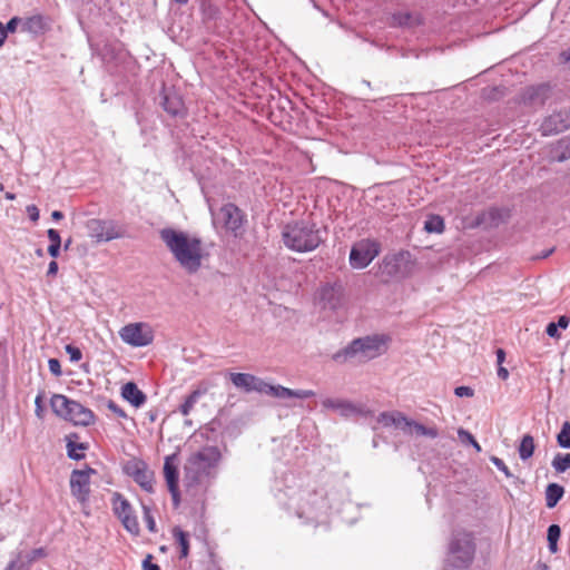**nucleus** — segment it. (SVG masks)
<instances>
[{
  "label": "nucleus",
  "mask_w": 570,
  "mask_h": 570,
  "mask_svg": "<svg viewBox=\"0 0 570 570\" xmlns=\"http://www.w3.org/2000/svg\"><path fill=\"white\" fill-rule=\"evenodd\" d=\"M276 498L288 511H293L298 519L305 523L316 522L326 514L331 507L322 492L315 488H301L296 485H286V489L279 490Z\"/></svg>",
  "instance_id": "f257e3e1"
},
{
  "label": "nucleus",
  "mask_w": 570,
  "mask_h": 570,
  "mask_svg": "<svg viewBox=\"0 0 570 570\" xmlns=\"http://www.w3.org/2000/svg\"><path fill=\"white\" fill-rule=\"evenodd\" d=\"M159 235L184 271L195 274L200 269L203 259L206 256L200 238L170 227L163 228Z\"/></svg>",
  "instance_id": "f03ea898"
},
{
  "label": "nucleus",
  "mask_w": 570,
  "mask_h": 570,
  "mask_svg": "<svg viewBox=\"0 0 570 570\" xmlns=\"http://www.w3.org/2000/svg\"><path fill=\"white\" fill-rule=\"evenodd\" d=\"M222 453L217 446L207 445L191 453L184 465V485L194 494L205 490L216 478Z\"/></svg>",
  "instance_id": "7ed1b4c3"
},
{
  "label": "nucleus",
  "mask_w": 570,
  "mask_h": 570,
  "mask_svg": "<svg viewBox=\"0 0 570 570\" xmlns=\"http://www.w3.org/2000/svg\"><path fill=\"white\" fill-rule=\"evenodd\" d=\"M282 237L285 246L297 253L312 252L323 242L322 230L309 220L286 224Z\"/></svg>",
  "instance_id": "20e7f679"
},
{
  "label": "nucleus",
  "mask_w": 570,
  "mask_h": 570,
  "mask_svg": "<svg viewBox=\"0 0 570 570\" xmlns=\"http://www.w3.org/2000/svg\"><path fill=\"white\" fill-rule=\"evenodd\" d=\"M390 337L384 334H375L352 341L350 345L333 355L335 361H346L352 357H360V361L375 358L386 351Z\"/></svg>",
  "instance_id": "39448f33"
},
{
  "label": "nucleus",
  "mask_w": 570,
  "mask_h": 570,
  "mask_svg": "<svg viewBox=\"0 0 570 570\" xmlns=\"http://www.w3.org/2000/svg\"><path fill=\"white\" fill-rule=\"evenodd\" d=\"M52 411L75 425H90L95 421L94 412L81 403L62 394H55L50 401Z\"/></svg>",
  "instance_id": "423d86ee"
},
{
  "label": "nucleus",
  "mask_w": 570,
  "mask_h": 570,
  "mask_svg": "<svg viewBox=\"0 0 570 570\" xmlns=\"http://www.w3.org/2000/svg\"><path fill=\"white\" fill-rule=\"evenodd\" d=\"M475 556V542L470 532H454L450 543L448 562L456 569H466L471 566Z\"/></svg>",
  "instance_id": "0eeeda50"
},
{
  "label": "nucleus",
  "mask_w": 570,
  "mask_h": 570,
  "mask_svg": "<svg viewBox=\"0 0 570 570\" xmlns=\"http://www.w3.org/2000/svg\"><path fill=\"white\" fill-rule=\"evenodd\" d=\"M86 227L89 237L97 243H108L125 234L124 228L112 219L92 218L87 222Z\"/></svg>",
  "instance_id": "6e6552de"
},
{
  "label": "nucleus",
  "mask_w": 570,
  "mask_h": 570,
  "mask_svg": "<svg viewBox=\"0 0 570 570\" xmlns=\"http://www.w3.org/2000/svg\"><path fill=\"white\" fill-rule=\"evenodd\" d=\"M119 337L132 347H145L154 342L153 327L145 322L129 323L120 328Z\"/></svg>",
  "instance_id": "1a4fd4ad"
},
{
  "label": "nucleus",
  "mask_w": 570,
  "mask_h": 570,
  "mask_svg": "<svg viewBox=\"0 0 570 570\" xmlns=\"http://www.w3.org/2000/svg\"><path fill=\"white\" fill-rule=\"evenodd\" d=\"M112 511L120 520L124 528L132 535L140 533V527L137 515L130 502L119 492H115L111 498Z\"/></svg>",
  "instance_id": "9d476101"
},
{
  "label": "nucleus",
  "mask_w": 570,
  "mask_h": 570,
  "mask_svg": "<svg viewBox=\"0 0 570 570\" xmlns=\"http://www.w3.org/2000/svg\"><path fill=\"white\" fill-rule=\"evenodd\" d=\"M380 253V245L375 240L361 239L350 252V264L353 268L362 269L368 266Z\"/></svg>",
  "instance_id": "9b49d317"
},
{
  "label": "nucleus",
  "mask_w": 570,
  "mask_h": 570,
  "mask_svg": "<svg viewBox=\"0 0 570 570\" xmlns=\"http://www.w3.org/2000/svg\"><path fill=\"white\" fill-rule=\"evenodd\" d=\"M124 472L132 478L142 490L148 493L154 492V472L148 469L145 461L139 459L129 460L124 466Z\"/></svg>",
  "instance_id": "f8f14e48"
},
{
  "label": "nucleus",
  "mask_w": 570,
  "mask_h": 570,
  "mask_svg": "<svg viewBox=\"0 0 570 570\" xmlns=\"http://www.w3.org/2000/svg\"><path fill=\"white\" fill-rule=\"evenodd\" d=\"M96 471L89 466L83 470H73L70 474V492L76 500L86 504L90 497V476Z\"/></svg>",
  "instance_id": "ddd939ff"
},
{
  "label": "nucleus",
  "mask_w": 570,
  "mask_h": 570,
  "mask_svg": "<svg viewBox=\"0 0 570 570\" xmlns=\"http://www.w3.org/2000/svg\"><path fill=\"white\" fill-rule=\"evenodd\" d=\"M214 222L220 223L227 230L236 233L243 225L244 216L237 206L226 204L214 215Z\"/></svg>",
  "instance_id": "4468645a"
},
{
  "label": "nucleus",
  "mask_w": 570,
  "mask_h": 570,
  "mask_svg": "<svg viewBox=\"0 0 570 570\" xmlns=\"http://www.w3.org/2000/svg\"><path fill=\"white\" fill-rule=\"evenodd\" d=\"M570 128V111L558 110L546 117L540 126L543 136L556 135Z\"/></svg>",
  "instance_id": "2eb2a0df"
},
{
  "label": "nucleus",
  "mask_w": 570,
  "mask_h": 570,
  "mask_svg": "<svg viewBox=\"0 0 570 570\" xmlns=\"http://www.w3.org/2000/svg\"><path fill=\"white\" fill-rule=\"evenodd\" d=\"M176 461H177L176 454L168 455L165 458L164 475H165V480H166L168 490L171 494L174 505L178 507L179 502H180V495H179V489H178L179 474H178V468H177Z\"/></svg>",
  "instance_id": "dca6fc26"
},
{
  "label": "nucleus",
  "mask_w": 570,
  "mask_h": 570,
  "mask_svg": "<svg viewBox=\"0 0 570 570\" xmlns=\"http://www.w3.org/2000/svg\"><path fill=\"white\" fill-rule=\"evenodd\" d=\"M322 406L326 410L337 412L343 417H351L362 413V410L353 402L338 397H325L322 400Z\"/></svg>",
  "instance_id": "f3484780"
},
{
  "label": "nucleus",
  "mask_w": 570,
  "mask_h": 570,
  "mask_svg": "<svg viewBox=\"0 0 570 570\" xmlns=\"http://www.w3.org/2000/svg\"><path fill=\"white\" fill-rule=\"evenodd\" d=\"M232 383L245 392L262 393L264 382L262 379L248 373H230Z\"/></svg>",
  "instance_id": "a211bd4d"
},
{
  "label": "nucleus",
  "mask_w": 570,
  "mask_h": 570,
  "mask_svg": "<svg viewBox=\"0 0 570 570\" xmlns=\"http://www.w3.org/2000/svg\"><path fill=\"white\" fill-rule=\"evenodd\" d=\"M161 106L173 117H183L186 114L185 104L176 92L164 91Z\"/></svg>",
  "instance_id": "6ab92c4d"
},
{
  "label": "nucleus",
  "mask_w": 570,
  "mask_h": 570,
  "mask_svg": "<svg viewBox=\"0 0 570 570\" xmlns=\"http://www.w3.org/2000/svg\"><path fill=\"white\" fill-rule=\"evenodd\" d=\"M320 299L325 306L335 309L342 299V286L338 284H326L320 291Z\"/></svg>",
  "instance_id": "aec40b11"
},
{
  "label": "nucleus",
  "mask_w": 570,
  "mask_h": 570,
  "mask_svg": "<svg viewBox=\"0 0 570 570\" xmlns=\"http://www.w3.org/2000/svg\"><path fill=\"white\" fill-rule=\"evenodd\" d=\"M121 396L135 407H140L146 402V395L134 382H128L121 387Z\"/></svg>",
  "instance_id": "412c9836"
},
{
  "label": "nucleus",
  "mask_w": 570,
  "mask_h": 570,
  "mask_svg": "<svg viewBox=\"0 0 570 570\" xmlns=\"http://www.w3.org/2000/svg\"><path fill=\"white\" fill-rule=\"evenodd\" d=\"M20 26L22 31L36 36L43 33L47 28L46 19L40 14L21 19Z\"/></svg>",
  "instance_id": "4be33fe9"
},
{
  "label": "nucleus",
  "mask_w": 570,
  "mask_h": 570,
  "mask_svg": "<svg viewBox=\"0 0 570 570\" xmlns=\"http://www.w3.org/2000/svg\"><path fill=\"white\" fill-rule=\"evenodd\" d=\"M47 557L45 548H37L28 553L19 552L17 559L19 561V570H29L33 562Z\"/></svg>",
  "instance_id": "5701e85b"
},
{
  "label": "nucleus",
  "mask_w": 570,
  "mask_h": 570,
  "mask_svg": "<svg viewBox=\"0 0 570 570\" xmlns=\"http://www.w3.org/2000/svg\"><path fill=\"white\" fill-rule=\"evenodd\" d=\"M406 416L399 412V411H391V412H382L377 416V422L381 423L383 426H395L403 431V426L405 423Z\"/></svg>",
  "instance_id": "b1692460"
},
{
  "label": "nucleus",
  "mask_w": 570,
  "mask_h": 570,
  "mask_svg": "<svg viewBox=\"0 0 570 570\" xmlns=\"http://www.w3.org/2000/svg\"><path fill=\"white\" fill-rule=\"evenodd\" d=\"M502 222V213L498 208H491L476 217V225L485 228L497 227Z\"/></svg>",
  "instance_id": "393cba45"
},
{
  "label": "nucleus",
  "mask_w": 570,
  "mask_h": 570,
  "mask_svg": "<svg viewBox=\"0 0 570 570\" xmlns=\"http://www.w3.org/2000/svg\"><path fill=\"white\" fill-rule=\"evenodd\" d=\"M564 489L558 483H550L546 489V505L549 509L554 508L562 499Z\"/></svg>",
  "instance_id": "a878e982"
},
{
  "label": "nucleus",
  "mask_w": 570,
  "mask_h": 570,
  "mask_svg": "<svg viewBox=\"0 0 570 570\" xmlns=\"http://www.w3.org/2000/svg\"><path fill=\"white\" fill-rule=\"evenodd\" d=\"M206 389H196L194 390L190 394H188L186 396V399L184 400V402L179 405V412L184 415V416H187L189 415V413L191 412V410L194 409L195 404L198 402V400L200 399L202 395H204L206 393Z\"/></svg>",
  "instance_id": "bb28decb"
},
{
  "label": "nucleus",
  "mask_w": 570,
  "mask_h": 570,
  "mask_svg": "<svg viewBox=\"0 0 570 570\" xmlns=\"http://www.w3.org/2000/svg\"><path fill=\"white\" fill-rule=\"evenodd\" d=\"M262 390V394L272 395L277 399H292L293 390L285 387L283 385H272L269 383L264 382Z\"/></svg>",
  "instance_id": "cd10ccee"
},
{
  "label": "nucleus",
  "mask_w": 570,
  "mask_h": 570,
  "mask_svg": "<svg viewBox=\"0 0 570 570\" xmlns=\"http://www.w3.org/2000/svg\"><path fill=\"white\" fill-rule=\"evenodd\" d=\"M535 445L534 440L530 434L523 435L518 448L519 456L522 461H527L533 455Z\"/></svg>",
  "instance_id": "c85d7f7f"
},
{
  "label": "nucleus",
  "mask_w": 570,
  "mask_h": 570,
  "mask_svg": "<svg viewBox=\"0 0 570 570\" xmlns=\"http://www.w3.org/2000/svg\"><path fill=\"white\" fill-rule=\"evenodd\" d=\"M403 261L402 254L385 256L383 259V271L390 276H394L400 271V264Z\"/></svg>",
  "instance_id": "c756f323"
},
{
  "label": "nucleus",
  "mask_w": 570,
  "mask_h": 570,
  "mask_svg": "<svg viewBox=\"0 0 570 570\" xmlns=\"http://www.w3.org/2000/svg\"><path fill=\"white\" fill-rule=\"evenodd\" d=\"M47 236L50 240V245L48 246V254L52 258H57L60 254L61 247V237L58 230L50 228L47 230Z\"/></svg>",
  "instance_id": "7c9ffc66"
},
{
  "label": "nucleus",
  "mask_w": 570,
  "mask_h": 570,
  "mask_svg": "<svg viewBox=\"0 0 570 570\" xmlns=\"http://www.w3.org/2000/svg\"><path fill=\"white\" fill-rule=\"evenodd\" d=\"M173 535L180 548V558H186L189 553L188 533L176 527L173 529Z\"/></svg>",
  "instance_id": "2f4dec72"
},
{
  "label": "nucleus",
  "mask_w": 570,
  "mask_h": 570,
  "mask_svg": "<svg viewBox=\"0 0 570 570\" xmlns=\"http://www.w3.org/2000/svg\"><path fill=\"white\" fill-rule=\"evenodd\" d=\"M561 534V529L558 524H551L548 528L547 539L548 547L551 553H556L558 551V540Z\"/></svg>",
  "instance_id": "473e14b6"
},
{
  "label": "nucleus",
  "mask_w": 570,
  "mask_h": 570,
  "mask_svg": "<svg viewBox=\"0 0 570 570\" xmlns=\"http://www.w3.org/2000/svg\"><path fill=\"white\" fill-rule=\"evenodd\" d=\"M552 466L558 473L570 469V453H557L552 460Z\"/></svg>",
  "instance_id": "72a5a7b5"
},
{
  "label": "nucleus",
  "mask_w": 570,
  "mask_h": 570,
  "mask_svg": "<svg viewBox=\"0 0 570 570\" xmlns=\"http://www.w3.org/2000/svg\"><path fill=\"white\" fill-rule=\"evenodd\" d=\"M87 446L83 443H73L72 441H68L67 443V452L68 456L71 460L79 461L85 458V450Z\"/></svg>",
  "instance_id": "f704fd0d"
},
{
  "label": "nucleus",
  "mask_w": 570,
  "mask_h": 570,
  "mask_svg": "<svg viewBox=\"0 0 570 570\" xmlns=\"http://www.w3.org/2000/svg\"><path fill=\"white\" fill-rule=\"evenodd\" d=\"M557 442L559 446L570 449V422H563L561 431L557 435Z\"/></svg>",
  "instance_id": "c9c22d12"
},
{
  "label": "nucleus",
  "mask_w": 570,
  "mask_h": 570,
  "mask_svg": "<svg viewBox=\"0 0 570 570\" xmlns=\"http://www.w3.org/2000/svg\"><path fill=\"white\" fill-rule=\"evenodd\" d=\"M425 428L423 424L415 422L412 419L406 417L403 432L406 434L415 433L417 435H424Z\"/></svg>",
  "instance_id": "e433bc0d"
},
{
  "label": "nucleus",
  "mask_w": 570,
  "mask_h": 570,
  "mask_svg": "<svg viewBox=\"0 0 570 570\" xmlns=\"http://www.w3.org/2000/svg\"><path fill=\"white\" fill-rule=\"evenodd\" d=\"M429 233H441L444 228V222L440 216H431L424 224Z\"/></svg>",
  "instance_id": "4c0bfd02"
},
{
  "label": "nucleus",
  "mask_w": 570,
  "mask_h": 570,
  "mask_svg": "<svg viewBox=\"0 0 570 570\" xmlns=\"http://www.w3.org/2000/svg\"><path fill=\"white\" fill-rule=\"evenodd\" d=\"M458 436H459V440L463 444L472 445L476 450V452H481L482 451L480 444L478 443V441L474 439V436L469 431L460 428L458 430Z\"/></svg>",
  "instance_id": "58836bf2"
},
{
  "label": "nucleus",
  "mask_w": 570,
  "mask_h": 570,
  "mask_svg": "<svg viewBox=\"0 0 570 570\" xmlns=\"http://www.w3.org/2000/svg\"><path fill=\"white\" fill-rule=\"evenodd\" d=\"M141 509L147 529L153 533L157 532V525L151 509L145 503H141Z\"/></svg>",
  "instance_id": "ea45409f"
},
{
  "label": "nucleus",
  "mask_w": 570,
  "mask_h": 570,
  "mask_svg": "<svg viewBox=\"0 0 570 570\" xmlns=\"http://www.w3.org/2000/svg\"><path fill=\"white\" fill-rule=\"evenodd\" d=\"M490 460L498 470L504 473L507 478L513 479L515 482L519 480L511 473V471L509 470V468L507 466L502 459L498 456H492Z\"/></svg>",
  "instance_id": "a19ab883"
},
{
  "label": "nucleus",
  "mask_w": 570,
  "mask_h": 570,
  "mask_svg": "<svg viewBox=\"0 0 570 570\" xmlns=\"http://www.w3.org/2000/svg\"><path fill=\"white\" fill-rule=\"evenodd\" d=\"M65 350H66V353L69 355V360L72 363L79 362L82 358V352L80 351L79 347H77L72 344H68V345H66Z\"/></svg>",
  "instance_id": "79ce46f5"
},
{
  "label": "nucleus",
  "mask_w": 570,
  "mask_h": 570,
  "mask_svg": "<svg viewBox=\"0 0 570 570\" xmlns=\"http://www.w3.org/2000/svg\"><path fill=\"white\" fill-rule=\"evenodd\" d=\"M21 18L13 17L6 24H3V31L6 35L8 32H14L20 24Z\"/></svg>",
  "instance_id": "37998d69"
},
{
  "label": "nucleus",
  "mask_w": 570,
  "mask_h": 570,
  "mask_svg": "<svg viewBox=\"0 0 570 570\" xmlns=\"http://www.w3.org/2000/svg\"><path fill=\"white\" fill-rule=\"evenodd\" d=\"M48 367H49V371L55 375V376H60L61 375V365H60V362L59 360L57 358H50L48 361Z\"/></svg>",
  "instance_id": "c03bdc74"
},
{
  "label": "nucleus",
  "mask_w": 570,
  "mask_h": 570,
  "mask_svg": "<svg viewBox=\"0 0 570 570\" xmlns=\"http://www.w3.org/2000/svg\"><path fill=\"white\" fill-rule=\"evenodd\" d=\"M108 409L115 413L117 416L121 417V419H126L127 417V414L126 412L124 411L122 407H120L117 403H115L114 401H109L108 402Z\"/></svg>",
  "instance_id": "a18cd8bd"
},
{
  "label": "nucleus",
  "mask_w": 570,
  "mask_h": 570,
  "mask_svg": "<svg viewBox=\"0 0 570 570\" xmlns=\"http://www.w3.org/2000/svg\"><path fill=\"white\" fill-rule=\"evenodd\" d=\"M312 396H315V392L312 390H293V397L304 400Z\"/></svg>",
  "instance_id": "49530a36"
},
{
  "label": "nucleus",
  "mask_w": 570,
  "mask_h": 570,
  "mask_svg": "<svg viewBox=\"0 0 570 570\" xmlns=\"http://www.w3.org/2000/svg\"><path fill=\"white\" fill-rule=\"evenodd\" d=\"M454 393L456 396L459 397H470V396H473V390L469 386H458L455 390H454Z\"/></svg>",
  "instance_id": "de8ad7c7"
},
{
  "label": "nucleus",
  "mask_w": 570,
  "mask_h": 570,
  "mask_svg": "<svg viewBox=\"0 0 570 570\" xmlns=\"http://www.w3.org/2000/svg\"><path fill=\"white\" fill-rule=\"evenodd\" d=\"M26 210H27V214H28L29 218L33 223L38 222V219H39V209H38V207L36 205H28Z\"/></svg>",
  "instance_id": "09e8293b"
},
{
  "label": "nucleus",
  "mask_w": 570,
  "mask_h": 570,
  "mask_svg": "<svg viewBox=\"0 0 570 570\" xmlns=\"http://www.w3.org/2000/svg\"><path fill=\"white\" fill-rule=\"evenodd\" d=\"M558 330V325L551 322L547 325L546 333L552 338H558L560 336Z\"/></svg>",
  "instance_id": "8fccbe9b"
},
{
  "label": "nucleus",
  "mask_w": 570,
  "mask_h": 570,
  "mask_svg": "<svg viewBox=\"0 0 570 570\" xmlns=\"http://www.w3.org/2000/svg\"><path fill=\"white\" fill-rule=\"evenodd\" d=\"M153 556L148 554L142 561L144 570H160L159 566L151 562Z\"/></svg>",
  "instance_id": "3c124183"
},
{
  "label": "nucleus",
  "mask_w": 570,
  "mask_h": 570,
  "mask_svg": "<svg viewBox=\"0 0 570 570\" xmlns=\"http://www.w3.org/2000/svg\"><path fill=\"white\" fill-rule=\"evenodd\" d=\"M42 402H43V394L42 393H39L37 396H36V400H35V405H36V414L38 417H41L42 416Z\"/></svg>",
  "instance_id": "603ef678"
},
{
  "label": "nucleus",
  "mask_w": 570,
  "mask_h": 570,
  "mask_svg": "<svg viewBox=\"0 0 570 570\" xmlns=\"http://www.w3.org/2000/svg\"><path fill=\"white\" fill-rule=\"evenodd\" d=\"M556 324L559 328L566 330L570 324V318L567 315H562Z\"/></svg>",
  "instance_id": "864d4df0"
},
{
  "label": "nucleus",
  "mask_w": 570,
  "mask_h": 570,
  "mask_svg": "<svg viewBox=\"0 0 570 570\" xmlns=\"http://www.w3.org/2000/svg\"><path fill=\"white\" fill-rule=\"evenodd\" d=\"M58 273V263L56 261H51L48 265L47 275L48 276H56Z\"/></svg>",
  "instance_id": "5fc2aeb1"
},
{
  "label": "nucleus",
  "mask_w": 570,
  "mask_h": 570,
  "mask_svg": "<svg viewBox=\"0 0 570 570\" xmlns=\"http://www.w3.org/2000/svg\"><path fill=\"white\" fill-rule=\"evenodd\" d=\"M423 436H428L431 439H435L439 436V431L435 428H425V432Z\"/></svg>",
  "instance_id": "6e6d98bb"
},
{
  "label": "nucleus",
  "mask_w": 570,
  "mask_h": 570,
  "mask_svg": "<svg viewBox=\"0 0 570 570\" xmlns=\"http://www.w3.org/2000/svg\"><path fill=\"white\" fill-rule=\"evenodd\" d=\"M498 376L501 379V380H507L509 377V372L505 367H503L502 365H499V368H498Z\"/></svg>",
  "instance_id": "4d7b16f0"
},
{
  "label": "nucleus",
  "mask_w": 570,
  "mask_h": 570,
  "mask_svg": "<svg viewBox=\"0 0 570 570\" xmlns=\"http://www.w3.org/2000/svg\"><path fill=\"white\" fill-rule=\"evenodd\" d=\"M495 354H497V362H498V364H499V365H502V363H503V362H504V360H505V353H504V351H503L502 348H499V350H497Z\"/></svg>",
  "instance_id": "13d9d810"
},
{
  "label": "nucleus",
  "mask_w": 570,
  "mask_h": 570,
  "mask_svg": "<svg viewBox=\"0 0 570 570\" xmlns=\"http://www.w3.org/2000/svg\"><path fill=\"white\" fill-rule=\"evenodd\" d=\"M4 570H19V561H18V559L16 558V559L11 560L7 564Z\"/></svg>",
  "instance_id": "bf43d9fd"
},
{
  "label": "nucleus",
  "mask_w": 570,
  "mask_h": 570,
  "mask_svg": "<svg viewBox=\"0 0 570 570\" xmlns=\"http://www.w3.org/2000/svg\"><path fill=\"white\" fill-rule=\"evenodd\" d=\"M6 32L3 31V23L0 21V47L3 46L6 41Z\"/></svg>",
  "instance_id": "052dcab7"
},
{
  "label": "nucleus",
  "mask_w": 570,
  "mask_h": 570,
  "mask_svg": "<svg viewBox=\"0 0 570 570\" xmlns=\"http://www.w3.org/2000/svg\"><path fill=\"white\" fill-rule=\"evenodd\" d=\"M560 56L564 62L570 63V48L562 51Z\"/></svg>",
  "instance_id": "680f3d73"
},
{
  "label": "nucleus",
  "mask_w": 570,
  "mask_h": 570,
  "mask_svg": "<svg viewBox=\"0 0 570 570\" xmlns=\"http://www.w3.org/2000/svg\"><path fill=\"white\" fill-rule=\"evenodd\" d=\"M52 219L60 220L63 218V214L60 210H53L51 214Z\"/></svg>",
  "instance_id": "e2e57ef3"
},
{
  "label": "nucleus",
  "mask_w": 570,
  "mask_h": 570,
  "mask_svg": "<svg viewBox=\"0 0 570 570\" xmlns=\"http://www.w3.org/2000/svg\"><path fill=\"white\" fill-rule=\"evenodd\" d=\"M6 198H7V199H14V195H13V194H11V193H8V194L6 195Z\"/></svg>",
  "instance_id": "0e129e2a"
},
{
  "label": "nucleus",
  "mask_w": 570,
  "mask_h": 570,
  "mask_svg": "<svg viewBox=\"0 0 570 570\" xmlns=\"http://www.w3.org/2000/svg\"><path fill=\"white\" fill-rule=\"evenodd\" d=\"M71 244V239H68L65 244V249H68Z\"/></svg>",
  "instance_id": "69168bd1"
}]
</instances>
